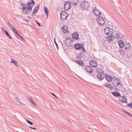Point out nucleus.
<instances>
[{
    "label": "nucleus",
    "mask_w": 132,
    "mask_h": 132,
    "mask_svg": "<svg viewBox=\"0 0 132 132\" xmlns=\"http://www.w3.org/2000/svg\"><path fill=\"white\" fill-rule=\"evenodd\" d=\"M31 2L27 3L26 4L22 3L21 6L23 7L22 9V11L24 14H28L30 11L32 10L33 6Z\"/></svg>",
    "instance_id": "obj_1"
},
{
    "label": "nucleus",
    "mask_w": 132,
    "mask_h": 132,
    "mask_svg": "<svg viewBox=\"0 0 132 132\" xmlns=\"http://www.w3.org/2000/svg\"><path fill=\"white\" fill-rule=\"evenodd\" d=\"M111 81L112 84L114 86L117 87H120L122 86V84L120 79H117L115 77H113Z\"/></svg>",
    "instance_id": "obj_2"
},
{
    "label": "nucleus",
    "mask_w": 132,
    "mask_h": 132,
    "mask_svg": "<svg viewBox=\"0 0 132 132\" xmlns=\"http://www.w3.org/2000/svg\"><path fill=\"white\" fill-rule=\"evenodd\" d=\"M96 71L98 73L96 76V77L100 80L103 79L104 78V74L103 73V70L99 68H97Z\"/></svg>",
    "instance_id": "obj_3"
},
{
    "label": "nucleus",
    "mask_w": 132,
    "mask_h": 132,
    "mask_svg": "<svg viewBox=\"0 0 132 132\" xmlns=\"http://www.w3.org/2000/svg\"><path fill=\"white\" fill-rule=\"evenodd\" d=\"M64 42L66 46L68 47L72 46L74 45L72 39L69 37L65 38Z\"/></svg>",
    "instance_id": "obj_4"
},
{
    "label": "nucleus",
    "mask_w": 132,
    "mask_h": 132,
    "mask_svg": "<svg viewBox=\"0 0 132 132\" xmlns=\"http://www.w3.org/2000/svg\"><path fill=\"white\" fill-rule=\"evenodd\" d=\"M89 3L87 1H83L81 2L80 4V6L82 9L84 10L87 9L89 7Z\"/></svg>",
    "instance_id": "obj_5"
},
{
    "label": "nucleus",
    "mask_w": 132,
    "mask_h": 132,
    "mask_svg": "<svg viewBox=\"0 0 132 132\" xmlns=\"http://www.w3.org/2000/svg\"><path fill=\"white\" fill-rule=\"evenodd\" d=\"M74 47L76 49L79 50L80 49L82 52H85L86 51L85 48L83 47V44H81L79 43L76 44L75 45Z\"/></svg>",
    "instance_id": "obj_6"
},
{
    "label": "nucleus",
    "mask_w": 132,
    "mask_h": 132,
    "mask_svg": "<svg viewBox=\"0 0 132 132\" xmlns=\"http://www.w3.org/2000/svg\"><path fill=\"white\" fill-rule=\"evenodd\" d=\"M61 19L63 21L67 19L68 15V14L65 11H62L60 14Z\"/></svg>",
    "instance_id": "obj_7"
},
{
    "label": "nucleus",
    "mask_w": 132,
    "mask_h": 132,
    "mask_svg": "<svg viewBox=\"0 0 132 132\" xmlns=\"http://www.w3.org/2000/svg\"><path fill=\"white\" fill-rule=\"evenodd\" d=\"M104 32L108 36L112 35L113 34V30L109 29V28H106L105 29Z\"/></svg>",
    "instance_id": "obj_8"
},
{
    "label": "nucleus",
    "mask_w": 132,
    "mask_h": 132,
    "mask_svg": "<svg viewBox=\"0 0 132 132\" xmlns=\"http://www.w3.org/2000/svg\"><path fill=\"white\" fill-rule=\"evenodd\" d=\"M96 20L99 24L100 26L103 25L105 23L104 20L103 18L100 16H99L97 18Z\"/></svg>",
    "instance_id": "obj_9"
},
{
    "label": "nucleus",
    "mask_w": 132,
    "mask_h": 132,
    "mask_svg": "<svg viewBox=\"0 0 132 132\" xmlns=\"http://www.w3.org/2000/svg\"><path fill=\"white\" fill-rule=\"evenodd\" d=\"M71 4L70 2H66L64 4V8L67 11L68 10L71 8Z\"/></svg>",
    "instance_id": "obj_10"
},
{
    "label": "nucleus",
    "mask_w": 132,
    "mask_h": 132,
    "mask_svg": "<svg viewBox=\"0 0 132 132\" xmlns=\"http://www.w3.org/2000/svg\"><path fill=\"white\" fill-rule=\"evenodd\" d=\"M93 12L96 16H97L98 15L100 16L101 15V12L100 11L99 12L98 10L97 9L96 7L94 9Z\"/></svg>",
    "instance_id": "obj_11"
},
{
    "label": "nucleus",
    "mask_w": 132,
    "mask_h": 132,
    "mask_svg": "<svg viewBox=\"0 0 132 132\" xmlns=\"http://www.w3.org/2000/svg\"><path fill=\"white\" fill-rule=\"evenodd\" d=\"M119 100L122 103H127V99L126 97L124 96H120L119 98Z\"/></svg>",
    "instance_id": "obj_12"
},
{
    "label": "nucleus",
    "mask_w": 132,
    "mask_h": 132,
    "mask_svg": "<svg viewBox=\"0 0 132 132\" xmlns=\"http://www.w3.org/2000/svg\"><path fill=\"white\" fill-rule=\"evenodd\" d=\"M114 36L115 38L117 39H121L123 37V35L119 33H116Z\"/></svg>",
    "instance_id": "obj_13"
},
{
    "label": "nucleus",
    "mask_w": 132,
    "mask_h": 132,
    "mask_svg": "<svg viewBox=\"0 0 132 132\" xmlns=\"http://www.w3.org/2000/svg\"><path fill=\"white\" fill-rule=\"evenodd\" d=\"M91 66L90 65H87L85 67L86 70L90 73H92L93 71V69Z\"/></svg>",
    "instance_id": "obj_14"
},
{
    "label": "nucleus",
    "mask_w": 132,
    "mask_h": 132,
    "mask_svg": "<svg viewBox=\"0 0 132 132\" xmlns=\"http://www.w3.org/2000/svg\"><path fill=\"white\" fill-rule=\"evenodd\" d=\"M89 64L92 67H95L97 66L96 62L93 60H91L89 61Z\"/></svg>",
    "instance_id": "obj_15"
},
{
    "label": "nucleus",
    "mask_w": 132,
    "mask_h": 132,
    "mask_svg": "<svg viewBox=\"0 0 132 132\" xmlns=\"http://www.w3.org/2000/svg\"><path fill=\"white\" fill-rule=\"evenodd\" d=\"M124 46L125 49L127 51H129L130 49V44L128 43H126L125 44Z\"/></svg>",
    "instance_id": "obj_16"
},
{
    "label": "nucleus",
    "mask_w": 132,
    "mask_h": 132,
    "mask_svg": "<svg viewBox=\"0 0 132 132\" xmlns=\"http://www.w3.org/2000/svg\"><path fill=\"white\" fill-rule=\"evenodd\" d=\"M39 5H38L36 6L35 7L34 9L33 12L32 14L31 15L32 16H33V15H34L38 11L39 8Z\"/></svg>",
    "instance_id": "obj_17"
},
{
    "label": "nucleus",
    "mask_w": 132,
    "mask_h": 132,
    "mask_svg": "<svg viewBox=\"0 0 132 132\" xmlns=\"http://www.w3.org/2000/svg\"><path fill=\"white\" fill-rule=\"evenodd\" d=\"M62 29L63 32L65 34L69 32L68 27L67 26H63L62 27Z\"/></svg>",
    "instance_id": "obj_18"
},
{
    "label": "nucleus",
    "mask_w": 132,
    "mask_h": 132,
    "mask_svg": "<svg viewBox=\"0 0 132 132\" xmlns=\"http://www.w3.org/2000/svg\"><path fill=\"white\" fill-rule=\"evenodd\" d=\"M72 38L73 39L76 40H77L79 39V35L77 33H74L72 34Z\"/></svg>",
    "instance_id": "obj_19"
},
{
    "label": "nucleus",
    "mask_w": 132,
    "mask_h": 132,
    "mask_svg": "<svg viewBox=\"0 0 132 132\" xmlns=\"http://www.w3.org/2000/svg\"><path fill=\"white\" fill-rule=\"evenodd\" d=\"M118 43L120 48H122L124 47L125 44L123 41L121 40H118Z\"/></svg>",
    "instance_id": "obj_20"
},
{
    "label": "nucleus",
    "mask_w": 132,
    "mask_h": 132,
    "mask_svg": "<svg viewBox=\"0 0 132 132\" xmlns=\"http://www.w3.org/2000/svg\"><path fill=\"white\" fill-rule=\"evenodd\" d=\"M104 86L106 87L109 88L111 90L113 88V86L108 82L105 83Z\"/></svg>",
    "instance_id": "obj_21"
},
{
    "label": "nucleus",
    "mask_w": 132,
    "mask_h": 132,
    "mask_svg": "<svg viewBox=\"0 0 132 132\" xmlns=\"http://www.w3.org/2000/svg\"><path fill=\"white\" fill-rule=\"evenodd\" d=\"M69 2L72 5H76L78 2L77 0H70Z\"/></svg>",
    "instance_id": "obj_22"
},
{
    "label": "nucleus",
    "mask_w": 132,
    "mask_h": 132,
    "mask_svg": "<svg viewBox=\"0 0 132 132\" xmlns=\"http://www.w3.org/2000/svg\"><path fill=\"white\" fill-rule=\"evenodd\" d=\"M112 94L114 96L116 97H118L120 96L121 95V94L118 92L116 91L113 92H112Z\"/></svg>",
    "instance_id": "obj_23"
},
{
    "label": "nucleus",
    "mask_w": 132,
    "mask_h": 132,
    "mask_svg": "<svg viewBox=\"0 0 132 132\" xmlns=\"http://www.w3.org/2000/svg\"><path fill=\"white\" fill-rule=\"evenodd\" d=\"M114 37L113 36L111 35L109 36L106 38V40L110 42L111 41H113L114 39Z\"/></svg>",
    "instance_id": "obj_24"
},
{
    "label": "nucleus",
    "mask_w": 132,
    "mask_h": 132,
    "mask_svg": "<svg viewBox=\"0 0 132 132\" xmlns=\"http://www.w3.org/2000/svg\"><path fill=\"white\" fill-rule=\"evenodd\" d=\"M75 62L81 66H83L84 65V63L81 60H76Z\"/></svg>",
    "instance_id": "obj_25"
},
{
    "label": "nucleus",
    "mask_w": 132,
    "mask_h": 132,
    "mask_svg": "<svg viewBox=\"0 0 132 132\" xmlns=\"http://www.w3.org/2000/svg\"><path fill=\"white\" fill-rule=\"evenodd\" d=\"M44 10L45 11V13L47 16V18L48 17V11L46 7H44Z\"/></svg>",
    "instance_id": "obj_26"
},
{
    "label": "nucleus",
    "mask_w": 132,
    "mask_h": 132,
    "mask_svg": "<svg viewBox=\"0 0 132 132\" xmlns=\"http://www.w3.org/2000/svg\"><path fill=\"white\" fill-rule=\"evenodd\" d=\"M111 77L110 75L108 76V75H106L105 79L108 81H110L112 80Z\"/></svg>",
    "instance_id": "obj_27"
},
{
    "label": "nucleus",
    "mask_w": 132,
    "mask_h": 132,
    "mask_svg": "<svg viewBox=\"0 0 132 132\" xmlns=\"http://www.w3.org/2000/svg\"><path fill=\"white\" fill-rule=\"evenodd\" d=\"M7 24L9 27L11 29H12V28H14L13 26L9 22H8Z\"/></svg>",
    "instance_id": "obj_28"
},
{
    "label": "nucleus",
    "mask_w": 132,
    "mask_h": 132,
    "mask_svg": "<svg viewBox=\"0 0 132 132\" xmlns=\"http://www.w3.org/2000/svg\"><path fill=\"white\" fill-rule=\"evenodd\" d=\"M5 32V34L10 39H12V37L10 36L8 31L7 30H4Z\"/></svg>",
    "instance_id": "obj_29"
},
{
    "label": "nucleus",
    "mask_w": 132,
    "mask_h": 132,
    "mask_svg": "<svg viewBox=\"0 0 132 132\" xmlns=\"http://www.w3.org/2000/svg\"><path fill=\"white\" fill-rule=\"evenodd\" d=\"M11 63H14L16 67H17L18 66L17 62L16 61H15L14 60L11 59Z\"/></svg>",
    "instance_id": "obj_30"
},
{
    "label": "nucleus",
    "mask_w": 132,
    "mask_h": 132,
    "mask_svg": "<svg viewBox=\"0 0 132 132\" xmlns=\"http://www.w3.org/2000/svg\"><path fill=\"white\" fill-rule=\"evenodd\" d=\"M119 50L120 53V54L122 55H124L125 54V53L124 51L122 50L121 49L120 50Z\"/></svg>",
    "instance_id": "obj_31"
},
{
    "label": "nucleus",
    "mask_w": 132,
    "mask_h": 132,
    "mask_svg": "<svg viewBox=\"0 0 132 132\" xmlns=\"http://www.w3.org/2000/svg\"><path fill=\"white\" fill-rule=\"evenodd\" d=\"M54 41L55 44V45L56 46V48H57V50H59V46H58V45L57 44V43L56 42V40H55V38H54Z\"/></svg>",
    "instance_id": "obj_32"
},
{
    "label": "nucleus",
    "mask_w": 132,
    "mask_h": 132,
    "mask_svg": "<svg viewBox=\"0 0 132 132\" xmlns=\"http://www.w3.org/2000/svg\"><path fill=\"white\" fill-rule=\"evenodd\" d=\"M123 111L125 113L129 115L131 117H132V115L130 113H129L128 112H127L126 111H125V110H123Z\"/></svg>",
    "instance_id": "obj_33"
},
{
    "label": "nucleus",
    "mask_w": 132,
    "mask_h": 132,
    "mask_svg": "<svg viewBox=\"0 0 132 132\" xmlns=\"http://www.w3.org/2000/svg\"><path fill=\"white\" fill-rule=\"evenodd\" d=\"M82 54V53H81L79 54V55L78 56H77L76 58L77 59H80L82 57V56H81V54Z\"/></svg>",
    "instance_id": "obj_34"
},
{
    "label": "nucleus",
    "mask_w": 132,
    "mask_h": 132,
    "mask_svg": "<svg viewBox=\"0 0 132 132\" xmlns=\"http://www.w3.org/2000/svg\"><path fill=\"white\" fill-rule=\"evenodd\" d=\"M12 30L13 31L17 34V35H19V34L17 32V30L15 29L14 28H12Z\"/></svg>",
    "instance_id": "obj_35"
},
{
    "label": "nucleus",
    "mask_w": 132,
    "mask_h": 132,
    "mask_svg": "<svg viewBox=\"0 0 132 132\" xmlns=\"http://www.w3.org/2000/svg\"><path fill=\"white\" fill-rule=\"evenodd\" d=\"M26 121L29 124L31 125H33V123L32 122H31V121H30L27 119L26 120Z\"/></svg>",
    "instance_id": "obj_36"
},
{
    "label": "nucleus",
    "mask_w": 132,
    "mask_h": 132,
    "mask_svg": "<svg viewBox=\"0 0 132 132\" xmlns=\"http://www.w3.org/2000/svg\"><path fill=\"white\" fill-rule=\"evenodd\" d=\"M17 101H18V102L20 103L23 104H23V103L22 102H21L19 100V98L17 97H15Z\"/></svg>",
    "instance_id": "obj_37"
},
{
    "label": "nucleus",
    "mask_w": 132,
    "mask_h": 132,
    "mask_svg": "<svg viewBox=\"0 0 132 132\" xmlns=\"http://www.w3.org/2000/svg\"><path fill=\"white\" fill-rule=\"evenodd\" d=\"M27 99L28 100L31 101V102H33V99L32 98H31L30 97H27Z\"/></svg>",
    "instance_id": "obj_38"
},
{
    "label": "nucleus",
    "mask_w": 132,
    "mask_h": 132,
    "mask_svg": "<svg viewBox=\"0 0 132 132\" xmlns=\"http://www.w3.org/2000/svg\"><path fill=\"white\" fill-rule=\"evenodd\" d=\"M18 35L19 37H20V38L23 41V42H24L25 40H24V39L19 34V35Z\"/></svg>",
    "instance_id": "obj_39"
},
{
    "label": "nucleus",
    "mask_w": 132,
    "mask_h": 132,
    "mask_svg": "<svg viewBox=\"0 0 132 132\" xmlns=\"http://www.w3.org/2000/svg\"><path fill=\"white\" fill-rule=\"evenodd\" d=\"M35 22L37 23V24L39 27H41V26L39 22L37 20H35Z\"/></svg>",
    "instance_id": "obj_40"
},
{
    "label": "nucleus",
    "mask_w": 132,
    "mask_h": 132,
    "mask_svg": "<svg viewBox=\"0 0 132 132\" xmlns=\"http://www.w3.org/2000/svg\"><path fill=\"white\" fill-rule=\"evenodd\" d=\"M128 106L131 108H132V103H131L130 104H128Z\"/></svg>",
    "instance_id": "obj_41"
},
{
    "label": "nucleus",
    "mask_w": 132,
    "mask_h": 132,
    "mask_svg": "<svg viewBox=\"0 0 132 132\" xmlns=\"http://www.w3.org/2000/svg\"><path fill=\"white\" fill-rule=\"evenodd\" d=\"M32 2L31 3V4H32V5H34L35 4V2L33 0H31Z\"/></svg>",
    "instance_id": "obj_42"
},
{
    "label": "nucleus",
    "mask_w": 132,
    "mask_h": 132,
    "mask_svg": "<svg viewBox=\"0 0 132 132\" xmlns=\"http://www.w3.org/2000/svg\"><path fill=\"white\" fill-rule=\"evenodd\" d=\"M119 87H116L115 89V90L118 91L119 90Z\"/></svg>",
    "instance_id": "obj_43"
},
{
    "label": "nucleus",
    "mask_w": 132,
    "mask_h": 132,
    "mask_svg": "<svg viewBox=\"0 0 132 132\" xmlns=\"http://www.w3.org/2000/svg\"><path fill=\"white\" fill-rule=\"evenodd\" d=\"M23 20L27 22L28 23L29 22V20H28L26 19H23Z\"/></svg>",
    "instance_id": "obj_44"
},
{
    "label": "nucleus",
    "mask_w": 132,
    "mask_h": 132,
    "mask_svg": "<svg viewBox=\"0 0 132 132\" xmlns=\"http://www.w3.org/2000/svg\"><path fill=\"white\" fill-rule=\"evenodd\" d=\"M29 127L30 128H31V129H33V130H36V128H35L32 127H30H30Z\"/></svg>",
    "instance_id": "obj_45"
},
{
    "label": "nucleus",
    "mask_w": 132,
    "mask_h": 132,
    "mask_svg": "<svg viewBox=\"0 0 132 132\" xmlns=\"http://www.w3.org/2000/svg\"><path fill=\"white\" fill-rule=\"evenodd\" d=\"M51 94L53 95V96L54 97H55V98H57V96L55 95L53 93H51Z\"/></svg>",
    "instance_id": "obj_46"
},
{
    "label": "nucleus",
    "mask_w": 132,
    "mask_h": 132,
    "mask_svg": "<svg viewBox=\"0 0 132 132\" xmlns=\"http://www.w3.org/2000/svg\"><path fill=\"white\" fill-rule=\"evenodd\" d=\"M33 104H34V105H35L36 106L37 105V104L34 102H32Z\"/></svg>",
    "instance_id": "obj_47"
},
{
    "label": "nucleus",
    "mask_w": 132,
    "mask_h": 132,
    "mask_svg": "<svg viewBox=\"0 0 132 132\" xmlns=\"http://www.w3.org/2000/svg\"><path fill=\"white\" fill-rule=\"evenodd\" d=\"M28 18L29 19H30V16H28Z\"/></svg>",
    "instance_id": "obj_48"
},
{
    "label": "nucleus",
    "mask_w": 132,
    "mask_h": 132,
    "mask_svg": "<svg viewBox=\"0 0 132 132\" xmlns=\"http://www.w3.org/2000/svg\"><path fill=\"white\" fill-rule=\"evenodd\" d=\"M1 29H2V30H3V31H4V30L3 28V27H1Z\"/></svg>",
    "instance_id": "obj_49"
},
{
    "label": "nucleus",
    "mask_w": 132,
    "mask_h": 132,
    "mask_svg": "<svg viewBox=\"0 0 132 132\" xmlns=\"http://www.w3.org/2000/svg\"><path fill=\"white\" fill-rule=\"evenodd\" d=\"M17 132H19V131H17Z\"/></svg>",
    "instance_id": "obj_50"
}]
</instances>
